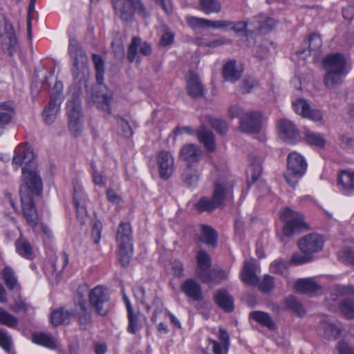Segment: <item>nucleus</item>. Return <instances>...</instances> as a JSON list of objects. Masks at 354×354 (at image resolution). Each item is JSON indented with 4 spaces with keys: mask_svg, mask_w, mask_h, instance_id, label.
<instances>
[{
    "mask_svg": "<svg viewBox=\"0 0 354 354\" xmlns=\"http://www.w3.org/2000/svg\"><path fill=\"white\" fill-rule=\"evenodd\" d=\"M322 64L326 70L324 77L326 87L333 89L342 84L347 74L344 55L339 53L328 54L324 58Z\"/></svg>",
    "mask_w": 354,
    "mask_h": 354,
    "instance_id": "nucleus-1",
    "label": "nucleus"
},
{
    "mask_svg": "<svg viewBox=\"0 0 354 354\" xmlns=\"http://www.w3.org/2000/svg\"><path fill=\"white\" fill-rule=\"evenodd\" d=\"M68 51L73 59V65L71 69L73 78L80 83L86 82L89 76L88 58L75 39H70Z\"/></svg>",
    "mask_w": 354,
    "mask_h": 354,
    "instance_id": "nucleus-2",
    "label": "nucleus"
},
{
    "mask_svg": "<svg viewBox=\"0 0 354 354\" xmlns=\"http://www.w3.org/2000/svg\"><path fill=\"white\" fill-rule=\"evenodd\" d=\"M131 227L129 223L122 222L119 225L116 234V242L119 248V261L122 266L130 263L133 254Z\"/></svg>",
    "mask_w": 354,
    "mask_h": 354,
    "instance_id": "nucleus-3",
    "label": "nucleus"
},
{
    "mask_svg": "<svg viewBox=\"0 0 354 354\" xmlns=\"http://www.w3.org/2000/svg\"><path fill=\"white\" fill-rule=\"evenodd\" d=\"M24 184L19 189L20 197L34 198L40 196L42 193L43 183L37 168H22Z\"/></svg>",
    "mask_w": 354,
    "mask_h": 354,
    "instance_id": "nucleus-4",
    "label": "nucleus"
},
{
    "mask_svg": "<svg viewBox=\"0 0 354 354\" xmlns=\"http://www.w3.org/2000/svg\"><path fill=\"white\" fill-rule=\"evenodd\" d=\"M307 163L304 158L297 152L290 153L287 158V169L284 177L287 183L295 188L299 179L306 173Z\"/></svg>",
    "mask_w": 354,
    "mask_h": 354,
    "instance_id": "nucleus-5",
    "label": "nucleus"
},
{
    "mask_svg": "<svg viewBox=\"0 0 354 354\" xmlns=\"http://www.w3.org/2000/svg\"><path fill=\"white\" fill-rule=\"evenodd\" d=\"M280 218L285 223L283 228L284 236H291L294 234L307 228L304 216L289 207H285L281 210Z\"/></svg>",
    "mask_w": 354,
    "mask_h": 354,
    "instance_id": "nucleus-6",
    "label": "nucleus"
},
{
    "mask_svg": "<svg viewBox=\"0 0 354 354\" xmlns=\"http://www.w3.org/2000/svg\"><path fill=\"white\" fill-rule=\"evenodd\" d=\"M66 114L68 119V128L74 136H77L82 129V110L78 95H73L66 103Z\"/></svg>",
    "mask_w": 354,
    "mask_h": 354,
    "instance_id": "nucleus-7",
    "label": "nucleus"
},
{
    "mask_svg": "<svg viewBox=\"0 0 354 354\" xmlns=\"http://www.w3.org/2000/svg\"><path fill=\"white\" fill-rule=\"evenodd\" d=\"M88 291L86 285L81 286L78 288L76 293L75 313L77 317L78 324L82 330H86L92 325L91 310L88 307L86 300L83 299V295Z\"/></svg>",
    "mask_w": 354,
    "mask_h": 354,
    "instance_id": "nucleus-8",
    "label": "nucleus"
},
{
    "mask_svg": "<svg viewBox=\"0 0 354 354\" xmlns=\"http://www.w3.org/2000/svg\"><path fill=\"white\" fill-rule=\"evenodd\" d=\"M233 180L226 177L219 178L214 183L212 197L220 207L233 201Z\"/></svg>",
    "mask_w": 354,
    "mask_h": 354,
    "instance_id": "nucleus-9",
    "label": "nucleus"
},
{
    "mask_svg": "<svg viewBox=\"0 0 354 354\" xmlns=\"http://www.w3.org/2000/svg\"><path fill=\"white\" fill-rule=\"evenodd\" d=\"M91 306L101 316H105L109 310V296L102 286H97L91 290L88 294Z\"/></svg>",
    "mask_w": 354,
    "mask_h": 354,
    "instance_id": "nucleus-10",
    "label": "nucleus"
},
{
    "mask_svg": "<svg viewBox=\"0 0 354 354\" xmlns=\"http://www.w3.org/2000/svg\"><path fill=\"white\" fill-rule=\"evenodd\" d=\"M186 21L188 26L194 30L205 28L225 30L230 29V26L232 25V21L230 20L212 21L192 16L187 17Z\"/></svg>",
    "mask_w": 354,
    "mask_h": 354,
    "instance_id": "nucleus-11",
    "label": "nucleus"
},
{
    "mask_svg": "<svg viewBox=\"0 0 354 354\" xmlns=\"http://www.w3.org/2000/svg\"><path fill=\"white\" fill-rule=\"evenodd\" d=\"M197 269L196 275L203 283H212L214 281L211 268V258L205 250L198 251L196 255Z\"/></svg>",
    "mask_w": 354,
    "mask_h": 354,
    "instance_id": "nucleus-12",
    "label": "nucleus"
},
{
    "mask_svg": "<svg viewBox=\"0 0 354 354\" xmlns=\"http://www.w3.org/2000/svg\"><path fill=\"white\" fill-rule=\"evenodd\" d=\"M34 157L32 149L26 144H21L15 150L12 163L15 166L16 169L23 165H24V167H35Z\"/></svg>",
    "mask_w": 354,
    "mask_h": 354,
    "instance_id": "nucleus-13",
    "label": "nucleus"
},
{
    "mask_svg": "<svg viewBox=\"0 0 354 354\" xmlns=\"http://www.w3.org/2000/svg\"><path fill=\"white\" fill-rule=\"evenodd\" d=\"M324 237L318 234H310L298 241V245L302 253L309 254L320 252L324 247Z\"/></svg>",
    "mask_w": 354,
    "mask_h": 354,
    "instance_id": "nucleus-14",
    "label": "nucleus"
},
{
    "mask_svg": "<svg viewBox=\"0 0 354 354\" xmlns=\"http://www.w3.org/2000/svg\"><path fill=\"white\" fill-rule=\"evenodd\" d=\"M239 129L246 133H258L261 129V115L257 111L245 113L241 117Z\"/></svg>",
    "mask_w": 354,
    "mask_h": 354,
    "instance_id": "nucleus-15",
    "label": "nucleus"
},
{
    "mask_svg": "<svg viewBox=\"0 0 354 354\" xmlns=\"http://www.w3.org/2000/svg\"><path fill=\"white\" fill-rule=\"evenodd\" d=\"M21 210L27 224L35 229L39 223V218L35 205L33 198L20 197Z\"/></svg>",
    "mask_w": 354,
    "mask_h": 354,
    "instance_id": "nucleus-16",
    "label": "nucleus"
},
{
    "mask_svg": "<svg viewBox=\"0 0 354 354\" xmlns=\"http://www.w3.org/2000/svg\"><path fill=\"white\" fill-rule=\"evenodd\" d=\"M160 177L168 179L174 171V159L171 153L167 151H160L156 156Z\"/></svg>",
    "mask_w": 354,
    "mask_h": 354,
    "instance_id": "nucleus-17",
    "label": "nucleus"
},
{
    "mask_svg": "<svg viewBox=\"0 0 354 354\" xmlns=\"http://www.w3.org/2000/svg\"><path fill=\"white\" fill-rule=\"evenodd\" d=\"M138 0H113V4L115 15L123 21L132 20L135 11V3Z\"/></svg>",
    "mask_w": 354,
    "mask_h": 354,
    "instance_id": "nucleus-18",
    "label": "nucleus"
},
{
    "mask_svg": "<svg viewBox=\"0 0 354 354\" xmlns=\"http://www.w3.org/2000/svg\"><path fill=\"white\" fill-rule=\"evenodd\" d=\"M280 138L288 143H294L299 139L295 125L287 119H282L277 124Z\"/></svg>",
    "mask_w": 354,
    "mask_h": 354,
    "instance_id": "nucleus-19",
    "label": "nucleus"
},
{
    "mask_svg": "<svg viewBox=\"0 0 354 354\" xmlns=\"http://www.w3.org/2000/svg\"><path fill=\"white\" fill-rule=\"evenodd\" d=\"M292 106L295 112L303 118L314 121H319L322 119V113L319 110L311 109L310 105L304 99H297L292 102Z\"/></svg>",
    "mask_w": 354,
    "mask_h": 354,
    "instance_id": "nucleus-20",
    "label": "nucleus"
},
{
    "mask_svg": "<svg viewBox=\"0 0 354 354\" xmlns=\"http://www.w3.org/2000/svg\"><path fill=\"white\" fill-rule=\"evenodd\" d=\"M132 291L136 301L145 305L147 311L151 308L150 305L151 300L152 301V304H153L155 298H159L156 296L153 290L147 288L143 285L138 284L134 286Z\"/></svg>",
    "mask_w": 354,
    "mask_h": 354,
    "instance_id": "nucleus-21",
    "label": "nucleus"
},
{
    "mask_svg": "<svg viewBox=\"0 0 354 354\" xmlns=\"http://www.w3.org/2000/svg\"><path fill=\"white\" fill-rule=\"evenodd\" d=\"M62 102V95L61 91H59L53 97L46 107L43 111L42 116L45 123L51 124L56 118L57 113L60 111V105Z\"/></svg>",
    "mask_w": 354,
    "mask_h": 354,
    "instance_id": "nucleus-22",
    "label": "nucleus"
},
{
    "mask_svg": "<svg viewBox=\"0 0 354 354\" xmlns=\"http://www.w3.org/2000/svg\"><path fill=\"white\" fill-rule=\"evenodd\" d=\"M87 196L84 192V189L80 186L74 187V205L77 211V216L80 223L82 225L86 223V201Z\"/></svg>",
    "mask_w": 354,
    "mask_h": 354,
    "instance_id": "nucleus-23",
    "label": "nucleus"
},
{
    "mask_svg": "<svg viewBox=\"0 0 354 354\" xmlns=\"http://www.w3.org/2000/svg\"><path fill=\"white\" fill-rule=\"evenodd\" d=\"M185 79L187 91L189 95L193 98L203 96L204 88L198 75L194 71H189Z\"/></svg>",
    "mask_w": 354,
    "mask_h": 354,
    "instance_id": "nucleus-24",
    "label": "nucleus"
},
{
    "mask_svg": "<svg viewBox=\"0 0 354 354\" xmlns=\"http://www.w3.org/2000/svg\"><path fill=\"white\" fill-rule=\"evenodd\" d=\"M1 18L4 23V34L6 37L3 45L7 48L9 55L12 56L18 48L15 30L12 24L4 16H1Z\"/></svg>",
    "mask_w": 354,
    "mask_h": 354,
    "instance_id": "nucleus-25",
    "label": "nucleus"
},
{
    "mask_svg": "<svg viewBox=\"0 0 354 354\" xmlns=\"http://www.w3.org/2000/svg\"><path fill=\"white\" fill-rule=\"evenodd\" d=\"M337 187L344 194L348 195L354 192V171L343 170L338 174Z\"/></svg>",
    "mask_w": 354,
    "mask_h": 354,
    "instance_id": "nucleus-26",
    "label": "nucleus"
},
{
    "mask_svg": "<svg viewBox=\"0 0 354 354\" xmlns=\"http://www.w3.org/2000/svg\"><path fill=\"white\" fill-rule=\"evenodd\" d=\"M202 151L200 148L194 144H186L180 149V158L185 161L190 167L192 164L200 160Z\"/></svg>",
    "mask_w": 354,
    "mask_h": 354,
    "instance_id": "nucleus-27",
    "label": "nucleus"
},
{
    "mask_svg": "<svg viewBox=\"0 0 354 354\" xmlns=\"http://www.w3.org/2000/svg\"><path fill=\"white\" fill-rule=\"evenodd\" d=\"M180 290L185 295L194 301H201L203 299L202 288L195 280H185L180 286Z\"/></svg>",
    "mask_w": 354,
    "mask_h": 354,
    "instance_id": "nucleus-28",
    "label": "nucleus"
},
{
    "mask_svg": "<svg viewBox=\"0 0 354 354\" xmlns=\"http://www.w3.org/2000/svg\"><path fill=\"white\" fill-rule=\"evenodd\" d=\"M255 260L245 261L243 270L241 272V279L245 283L250 286L257 285L259 281V277L256 274Z\"/></svg>",
    "mask_w": 354,
    "mask_h": 354,
    "instance_id": "nucleus-29",
    "label": "nucleus"
},
{
    "mask_svg": "<svg viewBox=\"0 0 354 354\" xmlns=\"http://www.w3.org/2000/svg\"><path fill=\"white\" fill-rule=\"evenodd\" d=\"M215 303L225 312L231 313L234 309L233 297L225 289L218 290L214 295Z\"/></svg>",
    "mask_w": 354,
    "mask_h": 354,
    "instance_id": "nucleus-30",
    "label": "nucleus"
},
{
    "mask_svg": "<svg viewBox=\"0 0 354 354\" xmlns=\"http://www.w3.org/2000/svg\"><path fill=\"white\" fill-rule=\"evenodd\" d=\"M128 326L127 330L131 334H136L142 326V322H147V317L140 310H131L127 313Z\"/></svg>",
    "mask_w": 354,
    "mask_h": 354,
    "instance_id": "nucleus-31",
    "label": "nucleus"
},
{
    "mask_svg": "<svg viewBox=\"0 0 354 354\" xmlns=\"http://www.w3.org/2000/svg\"><path fill=\"white\" fill-rule=\"evenodd\" d=\"M249 318L255 321L263 326L268 328L270 330L277 329V325L270 315L268 313L254 310L250 313Z\"/></svg>",
    "mask_w": 354,
    "mask_h": 354,
    "instance_id": "nucleus-32",
    "label": "nucleus"
},
{
    "mask_svg": "<svg viewBox=\"0 0 354 354\" xmlns=\"http://www.w3.org/2000/svg\"><path fill=\"white\" fill-rule=\"evenodd\" d=\"M197 137L200 142L203 143L208 151H214L216 149L215 138L214 133L206 129L204 125L201 126L196 132Z\"/></svg>",
    "mask_w": 354,
    "mask_h": 354,
    "instance_id": "nucleus-33",
    "label": "nucleus"
},
{
    "mask_svg": "<svg viewBox=\"0 0 354 354\" xmlns=\"http://www.w3.org/2000/svg\"><path fill=\"white\" fill-rule=\"evenodd\" d=\"M236 62L230 60L223 68V75L226 81L234 82L239 80L241 76V70L236 68Z\"/></svg>",
    "mask_w": 354,
    "mask_h": 354,
    "instance_id": "nucleus-34",
    "label": "nucleus"
},
{
    "mask_svg": "<svg viewBox=\"0 0 354 354\" xmlns=\"http://www.w3.org/2000/svg\"><path fill=\"white\" fill-rule=\"evenodd\" d=\"M201 241L207 245L215 248L218 243V234L214 229L206 225H202L201 227Z\"/></svg>",
    "mask_w": 354,
    "mask_h": 354,
    "instance_id": "nucleus-35",
    "label": "nucleus"
},
{
    "mask_svg": "<svg viewBox=\"0 0 354 354\" xmlns=\"http://www.w3.org/2000/svg\"><path fill=\"white\" fill-rule=\"evenodd\" d=\"M15 114V107L12 102L0 103V125L9 123Z\"/></svg>",
    "mask_w": 354,
    "mask_h": 354,
    "instance_id": "nucleus-36",
    "label": "nucleus"
},
{
    "mask_svg": "<svg viewBox=\"0 0 354 354\" xmlns=\"http://www.w3.org/2000/svg\"><path fill=\"white\" fill-rule=\"evenodd\" d=\"M295 287L297 291L304 294L315 292L319 288V285L315 280L310 278L297 280L295 282Z\"/></svg>",
    "mask_w": 354,
    "mask_h": 354,
    "instance_id": "nucleus-37",
    "label": "nucleus"
},
{
    "mask_svg": "<svg viewBox=\"0 0 354 354\" xmlns=\"http://www.w3.org/2000/svg\"><path fill=\"white\" fill-rule=\"evenodd\" d=\"M32 340L34 343L50 349H55L57 346L55 340L49 334L45 333H33Z\"/></svg>",
    "mask_w": 354,
    "mask_h": 354,
    "instance_id": "nucleus-38",
    "label": "nucleus"
},
{
    "mask_svg": "<svg viewBox=\"0 0 354 354\" xmlns=\"http://www.w3.org/2000/svg\"><path fill=\"white\" fill-rule=\"evenodd\" d=\"M284 307L292 311L299 317H303L306 314V310L301 304L294 297L289 296L284 299Z\"/></svg>",
    "mask_w": 354,
    "mask_h": 354,
    "instance_id": "nucleus-39",
    "label": "nucleus"
},
{
    "mask_svg": "<svg viewBox=\"0 0 354 354\" xmlns=\"http://www.w3.org/2000/svg\"><path fill=\"white\" fill-rule=\"evenodd\" d=\"M17 252L21 257L31 259L33 258V250L30 243L23 239H19L15 241Z\"/></svg>",
    "mask_w": 354,
    "mask_h": 354,
    "instance_id": "nucleus-40",
    "label": "nucleus"
},
{
    "mask_svg": "<svg viewBox=\"0 0 354 354\" xmlns=\"http://www.w3.org/2000/svg\"><path fill=\"white\" fill-rule=\"evenodd\" d=\"M218 207L220 205L213 197L210 198L206 196L201 197L195 205L196 209L199 212H212Z\"/></svg>",
    "mask_w": 354,
    "mask_h": 354,
    "instance_id": "nucleus-41",
    "label": "nucleus"
},
{
    "mask_svg": "<svg viewBox=\"0 0 354 354\" xmlns=\"http://www.w3.org/2000/svg\"><path fill=\"white\" fill-rule=\"evenodd\" d=\"M71 314L64 308L55 310L52 312L50 322L53 326H59L67 322L70 319Z\"/></svg>",
    "mask_w": 354,
    "mask_h": 354,
    "instance_id": "nucleus-42",
    "label": "nucleus"
},
{
    "mask_svg": "<svg viewBox=\"0 0 354 354\" xmlns=\"http://www.w3.org/2000/svg\"><path fill=\"white\" fill-rule=\"evenodd\" d=\"M98 98L99 100L97 102V108L104 111L106 114L110 115L111 113V102L113 100L112 92L107 91Z\"/></svg>",
    "mask_w": 354,
    "mask_h": 354,
    "instance_id": "nucleus-43",
    "label": "nucleus"
},
{
    "mask_svg": "<svg viewBox=\"0 0 354 354\" xmlns=\"http://www.w3.org/2000/svg\"><path fill=\"white\" fill-rule=\"evenodd\" d=\"M201 10L206 14L218 13L221 6L218 0H200Z\"/></svg>",
    "mask_w": 354,
    "mask_h": 354,
    "instance_id": "nucleus-44",
    "label": "nucleus"
},
{
    "mask_svg": "<svg viewBox=\"0 0 354 354\" xmlns=\"http://www.w3.org/2000/svg\"><path fill=\"white\" fill-rule=\"evenodd\" d=\"M141 39L139 37L133 38L130 45L129 46L127 50V59L129 62H133L136 61L137 62H140V59L138 56V52L139 50V45H140Z\"/></svg>",
    "mask_w": 354,
    "mask_h": 354,
    "instance_id": "nucleus-45",
    "label": "nucleus"
},
{
    "mask_svg": "<svg viewBox=\"0 0 354 354\" xmlns=\"http://www.w3.org/2000/svg\"><path fill=\"white\" fill-rule=\"evenodd\" d=\"M340 312L348 319H354V298L343 299L339 305Z\"/></svg>",
    "mask_w": 354,
    "mask_h": 354,
    "instance_id": "nucleus-46",
    "label": "nucleus"
},
{
    "mask_svg": "<svg viewBox=\"0 0 354 354\" xmlns=\"http://www.w3.org/2000/svg\"><path fill=\"white\" fill-rule=\"evenodd\" d=\"M2 277L8 289L13 290L17 285V278L10 267L6 266L4 268Z\"/></svg>",
    "mask_w": 354,
    "mask_h": 354,
    "instance_id": "nucleus-47",
    "label": "nucleus"
},
{
    "mask_svg": "<svg viewBox=\"0 0 354 354\" xmlns=\"http://www.w3.org/2000/svg\"><path fill=\"white\" fill-rule=\"evenodd\" d=\"M322 327L324 330V336L327 339H335L340 334L339 328L333 324L324 322Z\"/></svg>",
    "mask_w": 354,
    "mask_h": 354,
    "instance_id": "nucleus-48",
    "label": "nucleus"
},
{
    "mask_svg": "<svg viewBox=\"0 0 354 354\" xmlns=\"http://www.w3.org/2000/svg\"><path fill=\"white\" fill-rule=\"evenodd\" d=\"M304 139L309 145L319 147H324L326 145V141L324 138L320 134L313 131H306Z\"/></svg>",
    "mask_w": 354,
    "mask_h": 354,
    "instance_id": "nucleus-49",
    "label": "nucleus"
},
{
    "mask_svg": "<svg viewBox=\"0 0 354 354\" xmlns=\"http://www.w3.org/2000/svg\"><path fill=\"white\" fill-rule=\"evenodd\" d=\"M68 255L62 252L56 256L53 261L54 270L57 273L62 272L68 263Z\"/></svg>",
    "mask_w": 354,
    "mask_h": 354,
    "instance_id": "nucleus-50",
    "label": "nucleus"
},
{
    "mask_svg": "<svg viewBox=\"0 0 354 354\" xmlns=\"http://www.w3.org/2000/svg\"><path fill=\"white\" fill-rule=\"evenodd\" d=\"M209 123L212 128L221 135H225L228 131L227 124L222 119L210 118Z\"/></svg>",
    "mask_w": 354,
    "mask_h": 354,
    "instance_id": "nucleus-51",
    "label": "nucleus"
},
{
    "mask_svg": "<svg viewBox=\"0 0 354 354\" xmlns=\"http://www.w3.org/2000/svg\"><path fill=\"white\" fill-rule=\"evenodd\" d=\"M0 322L3 324L10 327L15 328L18 324V319L16 317L9 313L3 309H0Z\"/></svg>",
    "mask_w": 354,
    "mask_h": 354,
    "instance_id": "nucleus-52",
    "label": "nucleus"
},
{
    "mask_svg": "<svg viewBox=\"0 0 354 354\" xmlns=\"http://www.w3.org/2000/svg\"><path fill=\"white\" fill-rule=\"evenodd\" d=\"M199 176L196 172L188 167L183 174V180L187 186L195 187L198 182Z\"/></svg>",
    "mask_w": 354,
    "mask_h": 354,
    "instance_id": "nucleus-53",
    "label": "nucleus"
},
{
    "mask_svg": "<svg viewBox=\"0 0 354 354\" xmlns=\"http://www.w3.org/2000/svg\"><path fill=\"white\" fill-rule=\"evenodd\" d=\"M277 25V21L271 17H267L265 20L259 23V31L261 34H266L273 30Z\"/></svg>",
    "mask_w": 354,
    "mask_h": 354,
    "instance_id": "nucleus-54",
    "label": "nucleus"
},
{
    "mask_svg": "<svg viewBox=\"0 0 354 354\" xmlns=\"http://www.w3.org/2000/svg\"><path fill=\"white\" fill-rule=\"evenodd\" d=\"M209 346H212V351L213 354H227L229 347H226L224 344L219 343L218 342L209 338L207 339Z\"/></svg>",
    "mask_w": 354,
    "mask_h": 354,
    "instance_id": "nucleus-55",
    "label": "nucleus"
},
{
    "mask_svg": "<svg viewBox=\"0 0 354 354\" xmlns=\"http://www.w3.org/2000/svg\"><path fill=\"white\" fill-rule=\"evenodd\" d=\"M312 259V257L309 254H301L299 252L294 253L290 261V263L295 266L304 264Z\"/></svg>",
    "mask_w": 354,
    "mask_h": 354,
    "instance_id": "nucleus-56",
    "label": "nucleus"
},
{
    "mask_svg": "<svg viewBox=\"0 0 354 354\" xmlns=\"http://www.w3.org/2000/svg\"><path fill=\"white\" fill-rule=\"evenodd\" d=\"M262 172V167L261 162L259 161L253 162L248 170V175L251 176V178L252 179V182H255Z\"/></svg>",
    "mask_w": 354,
    "mask_h": 354,
    "instance_id": "nucleus-57",
    "label": "nucleus"
},
{
    "mask_svg": "<svg viewBox=\"0 0 354 354\" xmlns=\"http://www.w3.org/2000/svg\"><path fill=\"white\" fill-rule=\"evenodd\" d=\"M272 271L279 274H286L288 272L286 262L281 259L275 260L270 266Z\"/></svg>",
    "mask_w": 354,
    "mask_h": 354,
    "instance_id": "nucleus-58",
    "label": "nucleus"
},
{
    "mask_svg": "<svg viewBox=\"0 0 354 354\" xmlns=\"http://www.w3.org/2000/svg\"><path fill=\"white\" fill-rule=\"evenodd\" d=\"M309 49L308 51L318 50L322 46V39L319 35L313 33L309 37Z\"/></svg>",
    "mask_w": 354,
    "mask_h": 354,
    "instance_id": "nucleus-59",
    "label": "nucleus"
},
{
    "mask_svg": "<svg viewBox=\"0 0 354 354\" xmlns=\"http://www.w3.org/2000/svg\"><path fill=\"white\" fill-rule=\"evenodd\" d=\"M333 292L335 295H354V286L351 285H337L333 288Z\"/></svg>",
    "mask_w": 354,
    "mask_h": 354,
    "instance_id": "nucleus-60",
    "label": "nucleus"
},
{
    "mask_svg": "<svg viewBox=\"0 0 354 354\" xmlns=\"http://www.w3.org/2000/svg\"><path fill=\"white\" fill-rule=\"evenodd\" d=\"M274 288V279L272 277L266 275L263 280L259 283V289L263 292H268Z\"/></svg>",
    "mask_w": 354,
    "mask_h": 354,
    "instance_id": "nucleus-61",
    "label": "nucleus"
},
{
    "mask_svg": "<svg viewBox=\"0 0 354 354\" xmlns=\"http://www.w3.org/2000/svg\"><path fill=\"white\" fill-rule=\"evenodd\" d=\"M171 270L174 276L181 277L184 272L183 263L177 259L173 260L171 262Z\"/></svg>",
    "mask_w": 354,
    "mask_h": 354,
    "instance_id": "nucleus-62",
    "label": "nucleus"
},
{
    "mask_svg": "<svg viewBox=\"0 0 354 354\" xmlns=\"http://www.w3.org/2000/svg\"><path fill=\"white\" fill-rule=\"evenodd\" d=\"M174 41V35L171 31L167 30L161 36L159 45L161 46H171Z\"/></svg>",
    "mask_w": 354,
    "mask_h": 354,
    "instance_id": "nucleus-63",
    "label": "nucleus"
},
{
    "mask_svg": "<svg viewBox=\"0 0 354 354\" xmlns=\"http://www.w3.org/2000/svg\"><path fill=\"white\" fill-rule=\"evenodd\" d=\"M337 349L339 354H354V346L344 341L339 342Z\"/></svg>",
    "mask_w": 354,
    "mask_h": 354,
    "instance_id": "nucleus-64",
    "label": "nucleus"
}]
</instances>
